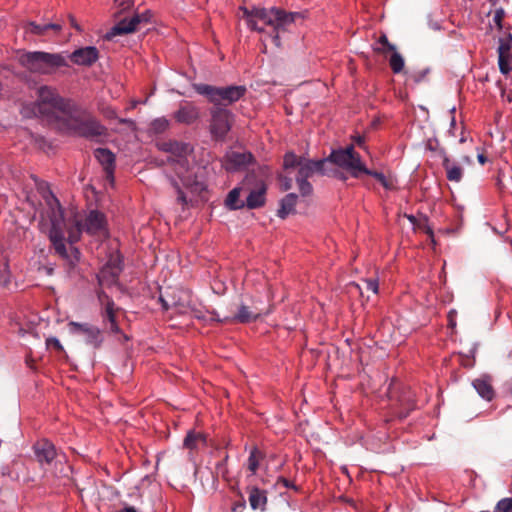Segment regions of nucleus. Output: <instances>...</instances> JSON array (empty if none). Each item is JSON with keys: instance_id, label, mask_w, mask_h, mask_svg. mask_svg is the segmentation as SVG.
Instances as JSON below:
<instances>
[{"instance_id": "12", "label": "nucleus", "mask_w": 512, "mask_h": 512, "mask_svg": "<svg viewBox=\"0 0 512 512\" xmlns=\"http://www.w3.org/2000/svg\"><path fill=\"white\" fill-rule=\"evenodd\" d=\"M209 131L213 139L224 140L232 127L234 115L225 107L213 106L209 110Z\"/></svg>"}, {"instance_id": "16", "label": "nucleus", "mask_w": 512, "mask_h": 512, "mask_svg": "<svg viewBox=\"0 0 512 512\" xmlns=\"http://www.w3.org/2000/svg\"><path fill=\"white\" fill-rule=\"evenodd\" d=\"M33 450L37 461L42 466L50 465L57 456L55 445L47 439L37 441L33 445Z\"/></svg>"}, {"instance_id": "4", "label": "nucleus", "mask_w": 512, "mask_h": 512, "mask_svg": "<svg viewBox=\"0 0 512 512\" xmlns=\"http://www.w3.org/2000/svg\"><path fill=\"white\" fill-rule=\"evenodd\" d=\"M248 26L255 31L263 32L264 28L258 25L261 22L273 28L276 34L273 36V42L276 46H280L279 32L284 30L285 27L294 22L298 13H287L278 8H254L251 11L245 10Z\"/></svg>"}, {"instance_id": "42", "label": "nucleus", "mask_w": 512, "mask_h": 512, "mask_svg": "<svg viewBox=\"0 0 512 512\" xmlns=\"http://www.w3.org/2000/svg\"><path fill=\"white\" fill-rule=\"evenodd\" d=\"M46 345H47L48 348H54L55 350L60 351V352L63 351L62 344L55 337L48 338L46 340Z\"/></svg>"}, {"instance_id": "6", "label": "nucleus", "mask_w": 512, "mask_h": 512, "mask_svg": "<svg viewBox=\"0 0 512 512\" xmlns=\"http://www.w3.org/2000/svg\"><path fill=\"white\" fill-rule=\"evenodd\" d=\"M18 62L31 73L40 75H51L60 67L68 66L62 54L43 51L23 52L19 54Z\"/></svg>"}, {"instance_id": "33", "label": "nucleus", "mask_w": 512, "mask_h": 512, "mask_svg": "<svg viewBox=\"0 0 512 512\" xmlns=\"http://www.w3.org/2000/svg\"><path fill=\"white\" fill-rule=\"evenodd\" d=\"M152 13L150 10H145L141 13H134L130 18V24L135 28V32L140 28L141 25H146L151 21Z\"/></svg>"}, {"instance_id": "22", "label": "nucleus", "mask_w": 512, "mask_h": 512, "mask_svg": "<svg viewBox=\"0 0 512 512\" xmlns=\"http://www.w3.org/2000/svg\"><path fill=\"white\" fill-rule=\"evenodd\" d=\"M249 504L253 510H265L267 504V495L265 490H261L256 486L248 488Z\"/></svg>"}, {"instance_id": "13", "label": "nucleus", "mask_w": 512, "mask_h": 512, "mask_svg": "<svg viewBox=\"0 0 512 512\" xmlns=\"http://www.w3.org/2000/svg\"><path fill=\"white\" fill-rule=\"evenodd\" d=\"M97 298L101 305V316L104 322L110 324L109 330L111 333H121V329L117 323L116 316L120 308L116 307L113 299L107 295L103 290L97 291Z\"/></svg>"}, {"instance_id": "46", "label": "nucleus", "mask_w": 512, "mask_h": 512, "mask_svg": "<svg viewBox=\"0 0 512 512\" xmlns=\"http://www.w3.org/2000/svg\"><path fill=\"white\" fill-rule=\"evenodd\" d=\"M174 187L176 188L177 193H178L177 201L179 203H181L182 205H186L187 204V199H186V196H185L184 192L180 189V187L178 186L177 183H174Z\"/></svg>"}, {"instance_id": "17", "label": "nucleus", "mask_w": 512, "mask_h": 512, "mask_svg": "<svg viewBox=\"0 0 512 512\" xmlns=\"http://www.w3.org/2000/svg\"><path fill=\"white\" fill-rule=\"evenodd\" d=\"M69 58L76 65L90 67L99 59V51L94 46H86L73 51Z\"/></svg>"}, {"instance_id": "26", "label": "nucleus", "mask_w": 512, "mask_h": 512, "mask_svg": "<svg viewBox=\"0 0 512 512\" xmlns=\"http://www.w3.org/2000/svg\"><path fill=\"white\" fill-rule=\"evenodd\" d=\"M298 196L295 193L287 194L280 203V208L277 211L278 217L285 219L289 214L295 212V206L297 203Z\"/></svg>"}, {"instance_id": "5", "label": "nucleus", "mask_w": 512, "mask_h": 512, "mask_svg": "<svg viewBox=\"0 0 512 512\" xmlns=\"http://www.w3.org/2000/svg\"><path fill=\"white\" fill-rule=\"evenodd\" d=\"M62 126L70 133L90 140L107 135V129L86 110L75 105Z\"/></svg>"}, {"instance_id": "60", "label": "nucleus", "mask_w": 512, "mask_h": 512, "mask_svg": "<svg viewBox=\"0 0 512 512\" xmlns=\"http://www.w3.org/2000/svg\"><path fill=\"white\" fill-rule=\"evenodd\" d=\"M376 51L378 53H385L386 52L385 49H382V48H377Z\"/></svg>"}, {"instance_id": "27", "label": "nucleus", "mask_w": 512, "mask_h": 512, "mask_svg": "<svg viewBox=\"0 0 512 512\" xmlns=\"http://www.w3.org/2000/svg\"><path fill=\"white\" fill-rule=\"evenodd\" d=\"M135 28L130 24V19L124 18L120 20L112 29L106 34L105 38L111 40L114 36L125 35L134 33Z\"/></svg>"}, {"instance_id": "19", "label": "nucleus", "mask_w": 512, "mask_h": 512, "mask_svg": "<svg viewBox=\"0 0 512 512\" xmlns=\"http://www.w3.org/2000/svg\"><path fill=\"white\" fill-rule=\"evenodd\" d=\"M200 117V110L193 103L185 102L180 105L179 109L174 113V118L178 123L190 125L197 121Z\"/></svg>"}, {"instance_id": "52", "label": "nucleus", "mask_w": 512, "mask_h": 512, "mask_svg": "<svg viewBox=\"0 0 512 512\" xmlns=\"http://www.w3.org/2000/svg\"><path fill=\"white\" fill-rule=\"evenodd\" d=\"M477 159L481 165H484L487 162V157L484 154H478Z\"/></svg>"}, {"instance_id": "47", "label": "nucleus", "mask_w": 512, "mask_h": 512, "mask_svg": "<svg viewBox=\"0 0 512 512\" xmlns=\"http://www.w3.org/2000/svg\"><path fill=\"white\" fill-rule=\"evenodd\" d=\"M277 484H281L285 488H293V489L297 490V487L291 481H289L288 479H286L284 477H279L277 480Z\"/></svg>"}, {"instance_id": "39", "label": "nucleus", "mask_w": 512, "mask_h": 512, "mask_svg": "<svg viewBox=\"0 0 512 512\" xmlns=\"http://www.w3.org/2000/svg\"><path fill=\"white\" fill-rule=\"evenodd\" d=\"M364 285H365L366 291H371L374 294L378 293L379 284H378L377 279L371 278V279L364 280Z\"/></svg>"}, {"instance_id": "7", "label": "nucleus", "mask_w": 512, "mask_h": 512, "mask_svg": "<svg viewBox=\"0 0 512 512\" xmlns=\"http://www.w3.org/2000/svg\"><path fill=\"white\" fill-rule=\"evenodd\" d=\"M194 90L205 96L213 106L225 107L237 102L246 94V87L242 85H230L218 87L209 84H194Z\"/></svg>"}, {"instance_id": "10", "label": "nucleus", "mask_w": 512, "mask_h": 512, "mask_svg": "<svg viewBox=\"0 0 512 512\" xmlns=\"http://www.w3.org/2000/svg\"><path fill=\"white\" fill-rule=\"evenodd\" d=\"M270 312L271 306L264 307L259 299L251 298L249 302L242 301L237 311L232 316H227L223 320H220L216 318L217 314L212 312L210 319L217 322L246 324L254 322L260 317L268 315Z\"/></svg>"}, {"instance_id": "41", "label": "nucleus", "mask_w": 512, "mask_h": 512, "mask_svg": "<svg viewBox=\"0 0 512 512\" xmlns=\"http://www.w3.org/2000/svg\"><path fill=\"white\" fill-rule=\"evenodd\" d=\"M504 16H505V12H504L503 8L496 9L494 16H493V21L499 27V29H502V21H503Z\"/></svg>"}, {"instance_id": "21", "label": "nucleus", "mask_w": 512, "mask_h": 512, "mask_svg": "<svg viewBox=\"0 0 512 512\" xmlns=\"http://www.w3.org/2000/svg\"><path fill=\"white\" fill-rule=\"evenodd\" d=\"M400 409L397 415L400 419L408 417L411 411L416 408L415 395L410 389L404 390L399 398Z\"/></svg>"}, {"instance_id": "36", "label": "nucleus", "mask_w": 512, "mask_h": 512, "mask_svg": "<svg viewBox=\"0 0 512 512\" xmlns=\"http://www.w3.org/2000/svg\"><path fill=\"white\" fill-rule=\"evenodd\" d=\"M511 54L498 55L499 69L502 74H507L512 70Z\"/></svg>"}, {"instance_id": "61", "label": "nucleus", "mask_w": 512, "mask_h": 512, "mask_svg": "<svg viewBox=\"0 0 512 512\" xmlns=\"http://www.w3.org/2000/svg\"><path fill=\"white\" fill-rule=\"evenodd\" d=\"M340 178H341L342 180H346V179H347V177H346L343 173H340Z\"/></svg>"}, {"instance_id": "14", "label": "nucleus", "mask_w": 512, "mask_h": 512, "mask_svg": "<svg viewBox=\"0 0 512 512\" xmlns=\"http://www.w3.org/2000/svg\"><path fill=\"white\" fill-rule=\"evenodd\" d=\"M69 326L75 333H79L85 336L86 343L92 345L95 348L100 347L103 338L101 331L98 327L87 323L70 322Z\"/></svg>"}, {"instance_id": "40", "label": "nucleus", "mask_w": 512, "mask_h": 512, "mask_svg": "<svg viewBox=\"0 0 512 512\" xmlns=\"http://www.w3.org/2000/svg\"><path fill=\"white\" fill-rule=\"evenodd\" d=\"M280 185L283 191H288L293 187V180L288 175L280 176Z\"/></svg>"}, {"instance_id": "44", "label": "nucleus", "mask_w": 512, "mask_h": 512, "mask_svg": "<svg viewBox=\"0 0 512 512\" xmlns=\"http://www.w3.org/2000/svg\"><path fill=\"white\" fill-rule=\"evenodd\" d=\"M228 460V455H226L224 457V459L222 461H220L217 466H216V469H217V473L221 474L222 477H226V474H227V468H226V461Z\"/></svg>"}, {"instance_id": "23", "label": "nucleus", "mask_w": 512, "mask_h": 512, "mask_svg": "<svg viewBox=\"0 0 512 512\" xmlns=\"http://www.w3.org/2000/svg\"><path fill=\"white\" fill-rule=\"evenodd\" d=\"M265 194H266V186L262 183L259 187L254 190H251L245 205L249 209H256L262 207L265 204Z\"/></svg>"}, {"instance_id": "58", "label": "nucleus", "mask_w": 512, "mask_h": 512, "mask_svg": "<svg viewBox=\"0 0 512 512\" xmlns=\"http://www.w3.org/2000/svg\"><path fill=\"white\" fill-rule=\"evenodd\" d=\"M355 287L359 290L360 294L363 295V288L359 284H355Z\"/></svg>"}, {"instance_id": "1", "label": "nucleus", "mask_w": 512, "mask_h": 512, "mask_svg": "<svg viewBox=\"0 0 512 512\" xmlns=\"http://www.w3.org/2000/svg\"><path fill=\"white\" fill-rule=\"evenodd\" d=\"M44 199L48 207L46 213L51 225L48 234L49 240L55 252L67 262L70 268H73L79 261L80 252L73 247V244H70L69 247L66 246L65 234L69 235L68 229L74 227V214L66 220L59 200L51 191L47 192ZM67 240L69 241V237Z\"/></svg>"}, {"instance_id": "11", "label": "nucleus", "mask_w": 512, "mask_h": 512, "mask_svg": "<svg viewBox=\"0 0 512 512\" xmlns=\"http://www.w3.org/2000/svg\"><path fill=\"white\" fill-rule=\"evenodd\" d=\"M325 160L349 171L354 178H360L361 172H367V167L353 145L333 150Z\"/></svg>"}, {"instance_id": "56", "label": "nucleus", "mask_w": 512, "mask_h": 512, "mask_svg": "<svg viewBox=\"0 0 512 512\" xmlns=\"http://www.w3.org/2000/svg\"><path fill=\"white\" fill-rule=\"evenodd\" d=\"M408 220L412 223V224H415L416 223V217L413 216V215H408L407 216Z\"/></svg>"}, {"instance_id": "43", "label": "nucleus", "mask_w": 512, "mask_h": 512, "mask_svg": "<svg viewBox=\"0 0 512 512\" xmlns=\"http://www.w3.org/2000/svg\"><path fill=\"white\" fill-rule=\"evenodd\" d=\"M379 43L383 45V47L388 51H394L396 50L395 45L391 44L385 34L381 35L379 38Z\"/></svg>"}, {"instance_id": "32", "label": "nucleus", "mask_w": 512, "mask_h": 512, "mask_svg": "<svg viewBox=\"0 0 512 512\" xmlns=\"http://www.w3.org/2000/svg\"><path fill=\"white\" fill-rule=\"evenodd\" d=\"M361 174H366L374 177L387 190H392L395 188L394 180L391 177L385 176L381 172L370 170L367 168V172H361Z\"/></svg>"}, {"instance_id": "50", "label": "nucleus", "mask_w": 512, "mask_h": 512, "mask_svg": "<svg viewBox=\"0 0 512 512\" xmlns=\"http://www.w3.org/2000/svg\"><path fill=\"white\" fill-rule=\"evenodd\" d=\"M353 139H354L355 143H356L359 147H361V148H365V147H364V144H365V137H364V136H360V135H358V136H355Z\"/></svg>"}, {"instance_id": "45", "label": "nucleus", "mask_w": 512, "mask_h": 512, "mask_svg": "<svg viewBox=\"0 0 512 512\" xmlns=\"http://www.w3.org/2000/svg\"><path fill=\"white\" fill-rule=\"evenodd\" d=\"M245 507V500L242 498L241 500L233 503L231 510L232 512H243Z\"/></svg>"}, {"instance_id": "63", "label": "nucleus", "mask_w": 512, "mask_h": 512, "mask_svg": "<svg viewBox=\"0 0 512 512\" xmlns=\"http://www.w3.org/2000/svg\"><path fill=\"white\" fill-rule=\"evenodd\" d=\"M497 1H498V0H490V2H491V4H492V5H496Z\"/></svg>"}, {"instance_id": "2", "label": "nucleus", "mask_w": 512, "mask_h": 512, "mask_svg": "<svg viewBox=\"0 0 512 512\" xmlns=\"http://www.w3.org/2000/svg\"><path fill=\"white\" fill-rule=\"evenodd\" d=\"M36 95L34 113L61 124L76 105L72 100L61 97L57 90L51 86H40Z\"/></svg>"}, {"instance_id": "18", "label": "nucleus", "mask_w": 512, "mask_h": 512, "mask_svg": "<svg viewBox=\"0 0 512 512\" xmlns=\"http://www.w3.org/2000/svg\"><path fill=\"white\" fill-rule=\"evenodd\" d=\"M94 156L102 165L106 178L112 183L114 181L115 155L107 148H97Z\"/></svg>"}, {"instance_id": "9", "label": "nucleus", "mask_w": 512, "mask_h": 512, "mask_svg": "<svg viewBox=\"0 0 512 512\" xmlns=\"http://www.w3.org/2000/svg\"><path fill=\"white\" fill-rule=\"evenodd\" d=\"M164 149L171 153L175 158H171L174 164V170L177 176L180 178L182 184L186 187L192 188L194 191L201 190L203 188L202 183L192 179L189 173L188 161L185 156L191 151V147L187 143L183 142H169L164 144Z\"/></svg>"}, {"instance_id": "15", "label": "nucleus", "mask_w": 512, "mask_h": 512, "mask_svg": "<svg viewBox=\"0 0 512 512\" xmlns=\"http://www.w3.org/2000/svg\"><path fill=\"white\" fill-rule=\"evenodd\" d=\"M253 160V155L250 152H228L223 160L222 166L227 171H238L246 168Z\"/></svg>"}, {"instance_id": "37", "label": "nucleus", "mask_w": 512, "mask_h": 512, "mask_svg": "<svg viewBox=\"0 0 512 512\" xmlns=\"http://www.w3.org/2000/svg\"><path fill=\"white\" fill-rule=\"evenodd\" d=\"M168 127L169 121L164 117L157 118L151 122V129L157 134L165 132Z\"/></svg>"}, {"instance_id": "29", "label": "nucleus", "mask_w": 512, "mask_h": 512, "mask_svg": "<svg viewBox=\"0 0 512 512\" xmlns=\"http://www.w3.org/2000/svg\"><path fill=\"white\" fill-rule=\"evenodd\" d=\"M473 386L477 393L484 399L490 401L494 397V390L492 385L485 379H476L473 381Z\"/></svg>"}, {"instance_id": "53", "label": "nucleus", "mask_w": 512, "mask_h": 512, "mask_svg": "<svg viewBox=\"0 0 512 512\" xmlns=\"http://www.w3.org/2000/svg\"><path fill=\"white\" fill-rule=\"evenodd\" d=\"M454 314H455V312H454V311H450V312H449V320H450V325H451V326H455V325H456V323H455V321H454V318H452Z\"/></svg>"}, {"instance_id": "64", "label": "nucleus", "mask_w": 512, "mask_h": 512, "mask_svg": "<svg viewBox=\"0 0 512 512\" xmlns=\"http://www.w3.org/2000/svg\"><path fill=\"white\" fill-rule=\"evenodd\" d=\"M510 394L512 395V385H511V388H510Z\"/></svg>"}, {"instance_id": "55", "label": "nucleus", "mask_w": 512, "mask_h": 512, "mask_svg": "<svg viewBox=\"0 0 512 512\" xmlns=\"http://www.w3.org/2000/svg\"><path fill=\"white\" fill-rule=\"evenodd\" d=\"M131 5H132V2H122L121 3V6L123 7L122 8L123 10L129 8Z\"/></svg>"}, {"instance_id": "62", "label": "nucleus", "mask_w": 512, "mask_h": 512, "mask_svg": "<svg viewBox=\"0 0 512 512\" xmlns=\"http://www.w3.org/2000/svg\"><path fill=\"white\" fill-rule=\"evenodd\" d=\"M507 101H508V102H511V101H512V96H511V95H508V96H507Z\"/></svg>"}, {"instance_id": "20", "label": "nucleus", "mask_w": 512, "mask_h": 512, "mask_svg": "<svg viewBox=\"0 0 512 512\" xmlns=\"http://www.w3.org/2000/svg\"><path fill=\"white\" fill-rule=\"evenodd\" d=\"M122 270V259L119 255H112L106 265L100 272L99 281H103L107 277H110L113 282L118 279V276Z\"/></svg>"}, {"instance_id": "28", "label": "nucleus", "mask_w": 512, "mask_h": 512, "mask_svg": "<svg viewBox=\"0 0 512 512\" xmlns=\"http://www.w3.org/2000/svg\"><path fill=\"white\" fill-rule=\"evenodd\" d=\"M241 188L235 187L233 188L227 195L225 199V206L230 210H238L244 208L245 202L240 200Z\"/></svg>"}, {"instance_id": "48", "label": "nucleus", "mask_w": 512, "mask_h": 512, "mask_svg": "<svg viewBox=\"0 0 512 512\" xmlns=\"http://www.w3.org/2000/svg\"><path fill=\"white\" fill-rule=\"evenodd\" d=\"M192 314H193V317L198 319V320H202V321H206L207 320L205 314L201 310L193 309L192 310Z\"/></svg>"}, {"instance_id": "49", "label": "nucleus", "mask_w": 512, "mask_h": 512, "mask_svg": "<svg viewBox=\"0 0 512 512\" xmlns=\"http://www.w3.org/2000/svg\"><path fill=\"white\" fill-rule=\"evenodd\" d=\"M6 268L7 266L5 265L4 268L0 271V285H6L8 282Z\"/></svg>"}, {"instance_id": "57", "label": "nucleus", "mask_w": 512, "mask_h": 512, "mask_svg": "<svg viewBox=\"0 0 512 512\" xmlns=\"http://www.w3.org/2000/svg\"><path fill=\"white\" fill-rule=\"evenodd\" d=\"M462 160L467 163V164H470L472 162L471 158L469 156H463L462 157Z\"/></svg>"}, {"instance_id": "51", "label": "nucleus", "mask_w": 512, "mask_h": 512, "mask_svg": "<svg viewBox=\"0 0 512 512\" xmlns=\"http://www.w3.org/2000/svg\"><path fill=\"white\" fill-rule=\"evenodd\" d=\"M69 21H70V24H71L72 27H74L76 30H80V27L77 24L76 19H75L74 16L69 15Z\"/></svg>"}, {"instance_id": "38", "label": "nucleus", "mask_w": 512, "mask_h": 512, "mask_svg": "<svg viewBox=\"0 0 512 512\" xmlns=\"http://www.w3.org/2000/svg\"><path fill=\"white\" fill-rule=\"evenodd\" d=\"M494 512H512V498L506 497L497 502Z\"/></svg>"}, {"instance_id": "25", "label": "nucleus", "mask_w": 512, "mask_h": 512, "mask_svg": "<svg viewBox=\"0 0 512 512\" xmlns=\"http://www.w3.org/2000/svg\"><path fill=\"white\" fill-rule=\"evenodd\" d=\"M25 30L35 35H46L49 30L58 34L62 30V25L59 23H46L41 25L31 21L26 24Z\"/></svg>"}, {"instance_id": "54", "label": "nucleus", "mask_w": 512, "mask_h": 512, "mask_svg": "<svg viewBox=\"0 0 512 512\" xmlns=\"http://www.w3.org/2000/svg\"><path fill=\"white\" fill-rule=\"evenodd\" d=\"M161 302H162V306L165 310H168L169 309V304L167 303V301L165 299H163L162 297L160 298Z\"/></svg>"}, {"instance_id": "31", "label": "nucleus", "mask_w": 512, "mask_h": 512, "mask_svg": "<svg viewBox=\"0 0 512 512\" xmlns=\"http://www.w3.org/2000/svg\"><path fill=\"white\" fill-rule=\"evenodd\" d=\"M200 444H205V437L199 432H189L184 439V446L190 450L197 449Z\"/></svg>"}, {"instance_id": "34", "label": "nucleus", "mask_w": 512, "mask_h": 512, "mask_svg": "<svg viewBox=\"0 0 512 512\" xmlns=\"http://www.w3.org/2000/svg\"><path fill=\"white\" fill-rule=\"evenodd\" d=\"M511 47L512 34L509 31H505L503 35L499 37L498 55L511 54Z\"/></svg>"}, {"instance_id": "35", "label": "nucleus", "mask_w": 512, "mask_h": 512, "mask_svg": "<svg viewBox=\"0 0 512 512\" xmlns=\"http://www.w3.org/2000/svg\"><path fill=\"white\" fill-rule=\"evenodd\" d=\"M392 55L389 59V65L394 73H400L404 69V59L402 55L396 50L392 51Z\"/></svg>"}, {"instance_id": "24", "label": "nucleus", "mask_w": 512, "mask_h": 512, "mask_svg": "<svg viewBox=\"0 0 512 512\" xmlns=\"http://www.w3.org/2000/svg\"><path fill=\"white\" fill-rule=\"evenodd\" d=\"M442 166L446 171V177L450 182H460L463 177V169L452 162L448 156L443 157Z\"/></svg>"}, {"instance_id": "8", "label": "nucleus", "mask_w": 512, "mask_h": 512, "mask_svg": "<svg viewBox=\"0 0 512 512\" xmlns=\"http://www.w3.org/2000/svg\"><path fill=\"white\" fill-rule=\"evenodd\" d=\"M68 230L69 244L76 243L82 232L101 237L108 235L105 215L97 210H91L84 220L74 213V227H70Z\"/></svg>"}, {"instance_id": "59", "label": "nucleus", "mask_w": 512, "mask_h": 512, "mask_svg": "<svg viewBox=\"0 0 512 512\" xmlns=\"http://www.w3.org/2000/svg\"><path fill=\"white\" fill-rule=\"evenodd\" d=\"M121 123H130L132 124L133 122L131 120H127V119H122L120 120Z\"/></svg>"}, {"instance_id": "3", "label": "nucleus", "mask_w": 512, "mask_h": 512, "mask_svg": "<svg viewBox=\"0 0 512 512\" xmlns=\"http://www.w3.org/2000/svg\"><path fill=\"white\" fill-rule=\"evenodd\" d=\"M327 160H310L303 156H298L294 152H287L283 157V169L287 174H291V170L297 169L296 183L300 194L305 197L309 196L312 191V185L307 181L315 173L326 174L325 164Z\"/></svg>"}, {"instance_id": "30", "label": "nucleus", "mask_w": 512, "mask_h": 512, "mask_svg": "<svg viewBox=\"0 0 512 512\" xmlns=\"http://www.w3.org/2000/svg\"><path fill=\"white\" fill-rule=\"evenodd\" d=\"M265 455L257 447H253L248 457V469L254 475L259 468L260 462L264 459Z\"/></svg>"}]
</instances>
